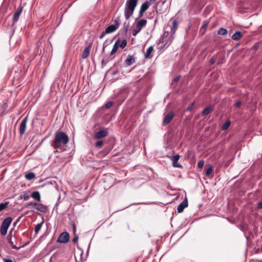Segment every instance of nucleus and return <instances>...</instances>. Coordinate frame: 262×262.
Listing matches in <instances>:
<instances>
[{
    "instance_id": "obj_7",
    "label": "nucleus",
    "mask_w": 262,
    "mask_h": 262,
    "mask_svg": "<svg viewBox=\"0 0 262 262\" xmlns=\"http://www.w3.org/2000/svg\"><path fill=\"white\" fill-rule=\"evenodd\" d=\"M180 155L177 154L174 156H171L170 157V159L172 162V166L174 167H177V168H182L183 166L181 164H180L178 162V160L180 159Z\"/></svg>"
},
{
    "instance_id": "obj_2",
    "label": "nucleus",
    "mask_w": 262,
    "mask_h": 262,
    "mask_svg": "<svg viewBox=\"0 0 262 262\" xmlns=\"http://www.w3.org/2000/svg\"><path fill=\"white\" fill-rule=\"evenodd\" d=\"M138 0H126L124 7V17L126 20H128L133 15Z\"/></svg>"
},
{
    "instance_id": "obj_16",
    "label": "nucleus",
    "mask_w": 262,
    "mask_h": 262,
    "mask_svg": "<svg viewBox=\"0 0 262 262\" xmlns=\"http://www.w3.org/2000/svg\"><path fill=\"white\" fill-rule=\"evenodd\" d=\"M147 24V20L145 19L140 20L136 24V28L142 29V27L145 26Z\"/></svg>"
},
{
    "instance_id": "obj_55",
    "label": "nucleus",
    "mask_w": 262,
    "mask_h": 262,
    "mask_svg": "<svg viewBox=\"0 0 262 262\" xmlns=\"http://www.w3.org/2000/svg\"><path fill=\"white\" fill-rule=\"evenodd\" d=\"M73 228H74V231H76V227H75V225L74 226Z\"/></svg>"
},
{
    "instance_id": "obj_4",
    "label": "nucleus",
    "mask_w": 262,
    "mask_h": 262,
    "mask_svg": "<svg viewBox=\"0 0 262 262\" xmlns=\"http://www.w3.org/2000/svg\"><path fill=\"white\" fill-rule=\"evenodd\" d=\"M70 235L65 231L61 233L57 238V242L59 243H67L69 241Z\"/></svg>"
},
{
    "instance_id": "obj_28",
    "label": "nucleus",
    "mask_w": 262,
    "mask_h": 262,
    "mask_svg": "<svg viewBox=\"0 0 262 262\" xmlns=\"http://www.w3.org/2000/svg\"><path fill=\"white\" fill-rule=\"evenodd\" d=\"M37 205H38V203H36V202H30L29 203H28L26 207L27 208H34V209H36V207L37 206Z\"/></svg>"
},
{
    "instance_id": "obj_1",
    "label": "nucleus",
    "mask_w": 262,
    "mask_h": 262,
    "mask_svg": "<svg viewBox=\"0 0 262 262\" xmlns=\"http://www.w3.org/2000/svg\"><path fill=\"white\" fill-rule=\"evenodd\" d=\"M69 142L68 136L63 132L59 131L56 133L54 140L52 144L55 149H57L62 145L67 144Z\"/></svg>"
},
{
    "instance_id": "obj_17",
    "label": "nucleus",
    "mask_w": 262,
    "mask_h": 262,
    "mask_svg": "<svg viewBox=\"0 0 262 262\" xmlns=\"http://www.w3.org/2000/svg\"><path fill=\"white\" fill-rule=\"evenodd\" d=\"M117 29L114 25H110L105 29V33H107V34L113 33Z\"/></svg>"
},
{
    "instance_id": "obj_5",
    "label": "nucleus",
    "mask_w": 262,
    "mask_h": 262,
    "mask_svg": "<svg viewBox=\"0 0 262 262\" xmlns=\"http://www.w3.org/2000/svg\"><path fill=\"white\" fill-rule=\"evenodd\" d=\"M23 6L20 4L18 9L14 13L13 18H12V24L14 25L19 19L20 14L21 13L23 9Z\"/></svg>"
},
{
    "instance_id": "obj_18",
    "label": "nucleus",
    "mask_w": 262,
    "mask_h": 262,
    "mask_svg": "<svg viewBox=\"0 0 262 262\" xmlns=\"http://www.w3.org/2000/svg\"><path fill=\"white\" fill-rule=\"evenodd\" d=\"M242 37V34L240 31H236L232 36L231 38L233 40H237L240 39Z\"/></svg>"
},
{
    "instance_id": "obj_20",
    "label": "nucleus",
    "mask_w": 262,
    "mask_h": 262,
    "mask_svg": "<svg viewBox=\"0 0 262 262\" xmlns=\"http://www.w3.org/2000/svg\"><path fill=\"white\" fill-rule=\"evenodd\" d=\"M129 24L128 23L125 22L123 24V28L121 29V31L122 33L126 34L129 29Z\"/></svg>"
},
{
    "instance_id": "obj_42",
    "label": "nucleus",
    "mask_w": 262,
    "mask_h": 262,
    "mask_svg": "<svg viewBox=\"0 0 262 262\" xmlns=\"http://www.w3.org/2000/svg\"><path fill=\"white\" fill-rule=\"evenodd\" d=\"M23 215H21L20 216H19L18 219L16 220V221L13 223V226L15 227L17 224L19 222L20 219Z\"/></svg>"
},
{
    "instance_id": "obj_47",
    "label": "nucleus",
    "mask_w": 262,
    "mask_h": 262,
    "mask_svg": "<svg viewBox=\"0 0 262 262\" xmlns=\"http://www.w3.org/2000/svg\"><path fill=\"white\" fill-rule=\"evenodd\" d=\"M165 33H166V32H164V35L160 37V38L159 39V42H158V43L164 42V40H164V35H165Z\"/></svg>"
},
{
    "instance_id": "obj_27",
    "label": "nucleus",
    "mask_w": 262,
    "mask_h": 262,
    "mask_svg": "<svg viewBox=\"0 0 262 262\" xmlns=\"http://www.w3.org/2000/svg\"><path fill=\"white\" fill-rule=\"evenodd\" d=\"M119 41H116L113 46V48L111 52V55L114 54L119 48Z\"/></svg>"
},
{
    "instance_id": "obj_15",
    "label": "nucleus",
    "mask_w": 262,
    "mask_h": 262,
    "mask_svg": "<svg viewBox=\"0 0 262 262\" xmlns=\"http://www.w3.org/2000/svg\"><path fill=\"white\" fill-rule=\"evenodd\" d=\"M36 210L42 213H46L48 210V207L42 204L38 203Z\"/></svg>"
},
{
    "instance_id": "obj_10",
    "label": "nucleus",
    "mask_w": 262,
    "mask_h": 262,
    "mask_svg": "<svg viewBox=\"0 0 262 262\" xmlns=\"http://www.w3.org/2000/svg\"><path fill=\"white\" fill-rule=\"evenodd\" d=\"M188 206V201L186 198L184 200L181 202L178 206L177 210L179 213H181L183 211L185 208Z\"/></svg>"
},
{
    "instance_id": "obj_45",
    "label": "nucleus",
    "mask_w": 262,
    "mask_h": 262,
    "mask_svg": "<svg viewBox=\"0 0 262 262\" xmlns=\"http://www.w3.org/2000/svg\"><path fill=\"white\" fill-rule=\"evenodd\" d=\"M78 236L77 235H75V236L73 239V242L74 243H76L78 242Z\"/></svg>"
},
{
    "instance_id": "obj_24",
    "label": "nucleus",
    "mask_w": 262,
    "mask_h": 262,
    "mask_svg": "<svg viewBox=\"0 0 262 262\" xmlns=\"http://www.w3.org/2000/svg\"><path fill=\"white\" fill-rule=\"evenodd\" d=\"M117 41H119V48L120 47L122 49H124L127 45V41L126 39H123L122 41H120V39H118Z\"/></svg>"
},
{
    "instance_id": "obj_8",
    "label": "nucleus",
    "mask_w": 262,
    "mask_h": 262,
    "mask_svg": "<svg viewBox=\"0 0 262 262\" xmlns=\"http://www.w3.org/2000/svg\"><path fill=\"white\" fill-rule=\"evenodd\" d=\"M13 229H11L10 231H9V233L7 236V240H8V243L10 244V246L11 247V248L12 249H16V250H18L19 249L20 247H17L13 243V242L12 241V231H13Z\"/></svg>"
},
{
    "instance_id": "obj_54",
    "label": "nucleus",
    "mask_w": 262,
    "mask_h": 262,
    "mask_svg": "<svg viewBox=\"0 0 262 262\" xmlns=\"http://www.w3.org/2000/svg\"><path fill=\"white\" fill-rule=\"evenodd\" d=\"M166 45V43H165L163 47H161L160 48L161 49L164 48L165 47Z\"/></svg>"
},
{
    "instance_id": "obj_43",
    "label": "nucleus",
    "mask_w": 262,
    "mask_h": 262,
    "mask_svg": "<svg viewBox=\"0 0 262 262\" xmlns=\"http://www.w3.org/2000/svg\"><path fill=\"white\" fill-rule=\"evenodd\" d=\"M241 104H242V102L241 100H237L235 103V105L236 107H239L241 105Z\"/></svg>"
},
{
    "instance_id": "obj_31",
    "label": "nucleus",
    "mask_w": 262,
    "mask_h": 262,
    "mask_svg": "<svg viewBox=\"0 0 262 262\" xmlns=\"http://www.w3.org/2000/svg\"><path fill=\"white\" fill-rule=\"evenodd\" d=\"M208 25V21L207 20L204 21L203 24L201 27V28L200 29V31H203V32H205V30L207 28Z\"/></svg>"
},
{
    "instance_id": "obj_39",
    "label": "nucleus",
    "mask_w": 262,
    "mask_h": 262,
    "mask_svg": "<svg viewBox=\"0 0 262 262\" xmlns=\"http://www.w3.org/2000/svg\"><path fill=\"white\" fill-rule=\"evenodd\" d=\"M108 62V59L105 60L102 59L101 61V67L102 68H103L104 66L106 64V63Z\"/></svg>"
},
{
    "instance_id": "obj_49",
    "label": "nucleus",
    "mask_w": 262,
    "mask_h": 262,
    "mask_svg": "<svg viewBox=\"0 0 262 262\" xmlns=\"http://www.w3.org/2000/svg\"><path fill=\"white\" fill-rule=\"evenodd\" d=\"M3 261L4 262H13L11 259L6 258H3Z\"/></svg>"
},
{
    "instance_id": "obj_50",
    "label": "nucleus",
    "mask_w": 262,
    "mask_h": 262,
    "mask_svg": "<svg viewBox=\"0 0 262 262\" xmlns=\"http://www.w3.org/2000/svg\"><path fill=\"white\" fill-rule=\"evenodd\" d=\"M257 208L259 209H262V201L258 202L257 205Z\"/></svg>"
},
{
    "instance_id": "obj_37",
    "label": "nucleus",
    "mask_w": 262,
    "mask_h": 262,
    "mask_svg": "<svg viewBox=\"0 0 262 262\" xmlns=\"http://www.w3.org/2000/svg\"><path fill=\"white\" fill-rule=\"evenodd\" d=\"M113 104V102L112 101H108L107 103H106L105 105V108L107 109L110 108Z\"/></svg>"
},
{
    "instance_id": "obj_38",
    "label": "nucleus",
    "mask_w": 262,
    "mask_h": 262,
    "mask_svg": "<svg viewBox=\"0 0 262 262\" xmlns=\"http://www.w3.org/2000/svg\"><path fill=\"white\" fill-rule=\"evenodd\" d=\"M212 171V166H210L209 167H208L206 171V176H209L210 174L211 173Z\"/></svg>"
},
{
    "instance_id": "obj_30",
    "label": "nucleus",
    "mask_w": 262,
    "mask_h": 262,
    "mask_svg": "<svg viewBox=\"0 0 262 262\" xmlns=\"http://www.w3.org/2000/svg\"><path fill=\"white\" fill-rule=\"evenodd\" d=\"M115 24L114 25L117 28H118L121 24V20L119 16L116 17L114 19Z\"/></svg>"
},
{
    "instance_id": "obj_48",
    "label": "nucleus",
    "mask_w": 262,
    "mask_h": 262,
    "mask_svg": "<svg viewBox=\"0 0 262 262\" xmlns=\"http://www.w3.org/2000/svg\"><path fill=\"white\" fill-rule=\"evenodd\" d=\"M145 12L143 10L140 9L139 12V17H141L143 16V13Z\"/></svg>"
},
{
    "instance_id": "obj_34",
    "label": "nucleus",
    "mask_w": 262,
    "mask_h": 262,
    "mask_svg": "<svg viewBox=\"0 0 262 262\" xmlns=\"http://www.w3.org/2000/svg\"><path fill=\"white\" fill-rule=\"evenodd\" d=\"M180 77H181V76H176L172 80V83H171V85H176L177 83L179 81V80H180Z\"/></svg>"
},
{
    "instance_id": "obj_13",
    "label": "nucleus",
    "mask_w": 262,
    "mask_h": 262,
    "mask_svg": "<svg viewBox=\"0 0 262 262\" xmlns=\"http://www.w3.org/2000/svg\"><path fill=\"white\" fill-rule=\"evenodd\" d=\"M91 48V45L90 44L88 47L85 48L84 49L82 54V57L83 59H85L88 58L90 55V49Z\"/></svg>"
},
{
    "instance_id": "obj_35",
    "label": "nucleus",
    "mask_w": 262,
    "mask_h": 262,
    "mask_svg": "<svg viewBox=\"0 0 262 262\" xmlns=\"http://www.w3.org/2000/svg\"><path fill=\"white\" fill-rule=\"evenodd\" d=\"M103 144V142L102 140H99L95 143V146L97 148H100L102 146Z\"/></svg>"
},
{
    "instance_id": "obj_23",
    "label": "nucleus",
    "mask_w": 262,
    "mask_h": 262,
    "mask_svg": "<svg viewBox=\"0 0 262 262\" xmlns=\"http://www.w3.org/2000/svg\"><path fill=\"white\" fill-rule=\"evenodd\" d=\"M43 224V221H42L41 222L38 223L36 225L35 228H34V232L35 234H37L40 229L42 227V224Z\"/></svg>"
},
{
    "instance_id": "obj_46",
    "label": "nucleus",
    "mask_w": 262,
    "mask_h": 262,
    "mask_svg": "<svg viewBox=\"0 0 262 262\" xmlns=\"http://www.w3.org/2000/svg\"><path fill=\"white\" fill-rule=\"evenodd\" d=\"M107 33H105V30L103 31L100 36V38L102 39Z\"/></svg>"
},
{
    "instance_id": "obj_57",
    "label": "nucleus",
    "mask_w": 262,
    "mask_h": 262,
    "mask_svg": "<svg viewBox=\"0 0 262 262\" xmlns=\"http://www.w3.org/2000/svg\"><path fill=\"white\" fill-rule=\"evenodd\" d=\"M124 99L125 98L122 100V101L121 102V103H122L124 101Z\"/></svg>"
},
{
    "instance_id": "obj_25",
    "label": "nucleus",
    "mask_w": 262,
    "mask_h": 262,
    "mask_svg": "<svg viewBox=\"0 0 262 262\" xmlns=\"http://www.w3.org/2000/svg\"><path fill=\"white\" fill-rule=\"evenodd\" d=\"M153 50H154L153 46H150L146 50V52L144 55L145 58H148L149 57L150 54L151 53V52L153 51Z\"/></svg>"
},
{
    "instance_id": "obj_40",
    "label": "nucleus",
    "mask_w": 262,
    "mask_h": 262,
    "mask_svg": "<svg viewBox=\"0 0 262 262\" xmlns=\"http://www.w3.org/2000/svg\"><path fill=\"white\" fill-rule=\"evenodd\" d=\"M204 161L203 160H200L198 163V166L199 168H202L204 165Z\"/></svg>"
},
{
    "instance_id": "obj_21",
    "label": "nucleus",
    "mask_w": 262,
    "mask_h": 262,
    "mask_svg": "<svg viewBox=\"0 0 262 262\" xmlns=\"http://www.w3.org/2000/svg\"><path fill=\"white\" fill-rule=\"evenodd\" d=\"M178 21L177 20H174L172 21V27L171 29V33L172 34H174L176 32V30L177 29L178 27Z\"/></svg>"
},
{
    "instance_id": "obj_44",
    "label": "nucleus",
    "mask_w": 262,
    "mask_h": 262,
    "mask_svg": "<svg viewBox=\"0 0 262 262\" xmlns=\"http://www.w3.org/2000/svg\"><path fill=\"white\" fill-rule=\"evenodd\" d=\"M194 103H191L187 108V111H190L192 110V108L193 106Z\"/></svg>"
},
{
    "instance_id": "obj_53",
    "label": "nucleus",
    "mask_w": 262,
    "mask_h": 262,
    "mask_svg": "<svg viewBox=\"0 0 262 262\" xmlns=\"http://www.w3.org/2000/svg\"><path fill=\"white\" fill-rule=\"evenodd\" d=\"M105 43H103V50H102V52H105Z\"/></svg>"
},
{
    "instance_id": "obj_32",
    "label": "nucleus",
    "mask_w": 262,
    "mask_h": 262,
    "mask_svg": "<svg viewBox=\"0 0 262 262\" xmlns=\"http://www.w3.org/2000/svg\"><path fill=\"white\" fill-rule=\"evenodd\" d=\"M9 204V202L0 203V211L3 210L7 208Z\"/></svg>"
},
{
    "instance_id": "obj_22",
    "label": "nucleus",
    "mask_w": 262,
    "mask_h": 262,
    "mask_svg": "<svg viewBox=\"0 0 262 262\" xmlns=\"http://www.w3.org/2000/svg\"><path fill=\"white\" fill-rule=\"evenodd\" d=\"M212 108L211 106H208L205 108L202 111V115L203 116H206L208 115L211 111Z\"/></svg>"
},
{
    "instance_id": "obj_52",
    "label": "nucleus",
    "mask_w": 262,
    "mask_h": 262,
    "mask_svg": "<svg viewBox=\"0 0 262 262\" xmlns=\"http://www.w3.org/2000/svg\"><path fill=\"white\" fill-rule=\"evenodd\" d=\"M118 72V70H116V71H115L113 72L112 74L113 75H115L116 74H117V73Z\"/></svg>"
},
{
    "instance_id": "obj_9",
    "label": "nucleus",
    "mask_w": 262,
    "mask_h": 262,
    "mask_svg": "<svg viewBox=\"0 0 262 262\" xmlns=\"http://www.w3.org/2000/svg\"><path fill=\"white\" fill-rule=\"evenodd\" d=\"M27 121L28 116H26L25 118L23 119V120L20 124L19 133L21 135L24 134L26 132Z\"/></svg>"
},
{
    "instance_id": "obj_51",
    "label": "nucleus",
    "mask_w": 262,
    "mask_h": 262,
    "mask_svg": "<svg viewBox=\"0 0 262 262\" xmlns=\"http://www.w3.org/2000/svg\"><path fill=\"white\" fill-rule=\"evenodd\" d=\"M215 62V59L214 58H211L210 60V64H213Z\"/></svg>"
},
{
    "instance_id": "obj_33",
    "label": "nucleus",
    "mask_w": 262,
    "mask_h": 262,
    "mask_svg": "<svg viewBox=\"0 0 262 262\" xmlns=\"http://www.w3.org/2000/svg\"><path fill=\"white\" fill-rule=\"evenodd\" d=\"M217 33L219 34L224 35L227 33V30L225 28H220L218 30Z\"/></svg>"
},
{
    "instance_id": "obj_12",
    "label": "nucleus",
    "mask_w": 262,
    "mask_h": 262,
    "mask_svg": "<svg viewBox=\"0 0 262 262\" xmlns=\"http://www.w3.org/2000/svg\"><path fill=\"white\" fill-rule=\"evenodd\" d=\"M135 58L133 55H128L125 60V63L127 66H130L135 62Z\"/></svg>"
},
{
    "instance_id": "obj_19",
    "label": "nucleus",
    "mask_w": 262,
    "mask_h": 262,
    "mask_svg": "<svg viewBox=\"0 0 262 262\" xmlns=\"http://www.w3.org/2000/svg\"><path fill=\"white\" fill-rule=\"evenodd\" d=\"M31 196L37 201H40V195L38 191H34L31 194Z\"/></svg>"
},
{
    "instance_id": "obj_36",
    "label": "nucleus",
    "mask_w": 262,
    "mask_h": 262,
    "mask_svg": "<svg viewBox=\"0 0 262 262\" xmlns=\"http://www.w3.org/2000/svg\"><path fill=\"white\" fill-rule=\"evenodd\" d=\"M141 28L140 29H139V28H137L136 29H134L132 31V34L133 36H135L137 35V34L141 31Z\"/></svg>"
},
{
    "instance_id": "obj_41",
    "label": "nucleus",
    "mask_w": 262,
    "mask_h": 262,
    "mask_svg": "<svg viewBox=\"0 0 262 262\" xmlns=\"http://www.w3.org/2000/svg\"><path fill=\"white\" fill-rule=\"evenodd\" d=\"M30 196L27 192H24L23 194V196L22 198L24 199V200H27L29 199Z\"/></svg>"
},
{
    "instance_id": "obj_29",
    "label": "nucleus",
    "mask_w": 262,
    "mask_h": 262,
    "mask_svg": "<svg viewBox=\"0 0 262 262\" xmlns=\"http://www.w3.org/2000/svg\"><path fill=\"white\" fill-rule=\"evenodd\" d=\"M231 124V122L229 120L226 121L224 124L222 126V129L223 130H225L228 128Z\"/></svg>"
},
{
    "instance_id": "obj_26",
    "label": "nucleus",
    "mask_w": 262,
    "mask_h": 262,
    "mask_svg": "<svg viewBox=\"0 0 262 262\" xmlns=\"http://www.w3.org/2000/svg\"><path fill=\"white\" fill-rule=\"evenodd\" d=\"M25 178L28 180H32L35 178V174L34 172H30L25 174Z\"/></svg>"
},
{
    "instance_id": "obj_14",
    "label": "nucleus",
    "mask_w": 262,
    "mask_h": 262,
    "mask_svg": "<svg viewBox=\"0 0 262 262\" xmlns=\"http://www.w3.org/2000/svg\"><path fill=\"white\" fill-rule=\"evenodd\" d=\"M152 0L146 1L143 3L140 7V9L145 12L149 7Z\"/></svg>"
},
{
    "instance_id": "obj_11",
    "label": "nucleus",
    "mask_w": 262,
    "mask_h": 262,
    "mask_svg": "<svg viewBox=\"0 0 262 262\" xmlns=\"http://www.w3.org/2000/svg\"><path fill=\"white\" fill-rule=\"evenodd\" d=\"M173 116L174 114L172 112L168 113L166 114L163 121V125H166L169 123L172 119Z\"/></svg>"
},
{
    "instance_id": "obj_56",
    "label": "nucleus",
    "mask_w": 262,
    "mask_h": 262,
    "mask_svg": "<svg viewBox=\"0 0 262 262\" xmlns=\"http://www.w3.org/2000/svg\"><path fill=\"white\" fill-rule=\"evenodd\" d=\"M253 48H255V49H256V48H257V47H256V45L253 46Z\"/></svg>"
},
{
    "instance_id": "obj_6",
    "label": "nucleus",
    "mask_w": 262,
    "mask_h": 262,
    "mask_svg": "<svg viewBox=\"0 0 262 262\" xmlns=\"http://www.w3.org/2000/svg\"><path fill=\"white\" fill-rule=\"evenodd\" d=\"M108 135V131L107 129H103L101 130H99V131L97 132L94 135V139H99L102 138H104L106 136H107Z\"/></svg>"
},
{
    "instance_id": "obj_3",
    "label": "nucleus",
    "mask_w": 262,
    "mask_h": 262,
    "mask_svg": "<svg viewBox=\"0 0 262 262\" xmlns=\"http://www.w3.org/2000/svg\"><path fill=\"white\" fill-rule=\"evenodd\" d=\"M12 221V218L10 216L6 217L3 222L1 226V233L2 235H5L7 233L9 226Z\"/></svg>"
}]
</instances>
